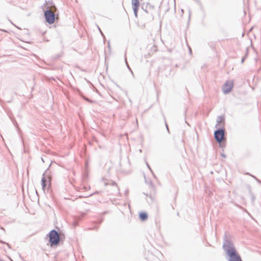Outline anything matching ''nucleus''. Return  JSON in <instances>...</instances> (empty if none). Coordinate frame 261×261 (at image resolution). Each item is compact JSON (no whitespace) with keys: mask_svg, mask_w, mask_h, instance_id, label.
Returning <instances> with one entry per match:
<instances>
[{"mask_svg":"<svg viewBox=\"0 0 261 261\" xmlns=\"http://www.w3.org/2000/svg\"><path fill=\"white\" fill-rule=\"evenodd\" d=\"M189 18L191 16V11H189Z\"/></svg>","mask_w":261,"mask_h":261,"instance_id":"6ab92c4d","label":"nucleus"},{"mask_svg":"<svg viewBox=\"0 0 261 261\" xmlns=\"http://www.w3.org/2000/svg\"><path fill=\"white\" fill-rule=\"evenodd\" d=\"M46 21L49 24L54 23L55 20V14L50 10H46L44 13Z\"/></svg>","mask_w":261,"mask_h":261,"instance_id":"39448f33","label":"nucleus"},{"mask_svg":"<svg viewBox=\"0 0 261 261\" xmlns=\"http://www.w3.org/2000/svg\"><path fill=\"white\" fill-rule=\"evenodd\" d=\"M220 146L221 147H224V146L223 145H221V144H220Z\"/></svg>","mask_w":261,"mask_h":261,"instance_id":"5701e85b","label":"nucleus"},{"mask_svg":"<svg viewBox=\"0 0 261 261\" xmlns=\"http://www.w3.org/2000/svg\"><path fill=\"white\" fill-rule=\"evenodd\" d=\"M146 164H147V166H148V167L149 168V169H150V167L149 166V165L147 163H146Z\"/></svg>","mask_w":261,"mask_h":261,"instance_id":"4be33fe9","label":"nucleus"},{"mask_svg":"<svg viewBox=\"0 0 261 261\" xmlns=\"http://www.w3.org/2000/svg\"><path fill=\"white\" fill-rule=\"evenodd\" d=\"M170 9V8H168L167 9L166 11H168L169 10V9Z\"/></svg>","mask_w":261,"mask_h":261,"instance_id":"412c9836","label":"nucleus"},{"mask_svg":"<svg viewBox=\"0 0 261 261\" xmlns=\"http://www.w3.org/2000/svg\"><path fill=\"white\" fill-rule=\"evenodd\" d=\"M233 86V82L226 81L223 86V92L224 94L229 93L232 90Z\"/></svg>","mask_w":261,"mask_h":261,"instance_id":"423d86ee","label":"nucleus"},{"mask_svg":"<svg viewBox=\"0 0 261 261\" xmlns=\"http://www.w3.org/2000/svg\"><path fill=\"white\" fill-rule=\"evenodd\" d=\"M127 67L129 68V70H130V68H129V66L128 65V64H127Z\"/></svg>","mask_w":261,"mask_h":261,"instance_id":"b1692460","label":"nucleus"},{"mask_svg":"<svg viewBox=\"0 0 261 261\" xmlns=\"http://www.w3.org/2000/svg\"><path fill=\"white\" fill-rule=\"evenodd\" d=\"M251 176L254 178L255 180H256V179H257L255 176L252 175Z\"/></svg>","mask_w":261,"mask_h":261,"instance_id":"f3484780","label":"nucleus"},{"mask_svg":"<svg viewBox=\"0 0 261 261\" xmlns=\"http://www.w3.org/2000/svg\"><path fill=\"white\" fill-rule=\"evenodd\" d=\"M256 180L257 181V182H258L259 184H261V181L259 179H258L257 178V179H256Z\"/></svg>","mask_w":261,"mask_h":261,"instance_id":"2eb2a0df","label":"nucleus"},{"mask_svg":"<svg viewBox=\"0 0 261 261\" xmlns=\"http://www.w3.org/2000/svg\"><path fill=\"white\" fill-rule=\"evenodd\" d=\"M249 193H250V196H251V198L252 202H253L254 201L255 199V197L253 194V193L251 192V190L249 191Z\"/></svg>","mask_w":261,"mask_h":261,"instance_id":"9d476101","label":"nucleus"},{"mask_svg":"<svg viewBox=\"0 0 261 261\" xmlns=\"http://www.w3.org/2000/svg\"><path fill=\"white\" fill-rule=\"evenodd\" d=\"M99 31L100 32L101 34H102V32H101V30L99 28Z\"/></svg>","mask_w":261,"mask_h":261,"instance_id":"393cba45","label":"nucleus"},{"mask_svg":"<svg viewBox=\"0 0 261 261\" xmlns=\"http://www.w3.org/2000/svg\"><path fill=\"white\" fill-rule=\"evenodd\" d=\"M189 52H190L191 53H192V50H191V49L190 48H189Z\"/></svg>","mask_w":261,"mask_h":261,"instance_id":"aec40b11","label":"nucleus"},{"mask_svg":"<svg viewBox=\"0 0 261 261\" xmlns=\"http://www.w3.org/2000/svg\"><path fill=\"white\" fill-rule=\"evenodd\" d=\"M132 4L133 5V9L136 17L137 16V11L139 7V2L138 0H132Z\"/></svg>","mask_w":261,"mask_h":261,"instance_id":"6e6552de","label":"nucleus"},{"mask_svg":"<svg viewBox=\"0 0 261 261\" xmlns=\"http://www.w3.org/2000/svg\"><path fill=\"white\" fill-rule=\"evenodd\" d=\"M227 256L228 257V261H243L241 256L238 252Z\"/></svg>","mask_w":261,"mask_h":261,"instance_id":"0eeeda50","label":"nucleus"},{"mask_svg":"<svg viewBox=\"0 0 261 261\" xmlns=\"http://www.w3.org/2000/svg\"><path fill=\"white\" fill-rule=\"evenodd\" d=\"M50 181V177L47 171H46L43 174L41 179V186L43 191L45 190L46 187L49 186Z\"/></svg>","mask_w":261,"mask_h":261,"instance_id":"7ed1b4c3","label":"nucleus"},{"mask_svg":"<svg viewBox=\"0 0 261 261\" xmlns=\"http://www.w3.org/2000/svg\"><path fill=\"white\" fill-rule=\"evenodd\" d=\"M49 241L51 245H57L59 242V236L56 230H51L49 233Z\"/></svg>","mask_w":261,"mask_h":261,"instance_id":"20e7f679","label":"nucleus"},{"mask_svg":"<svg viewBox=\"0 0 261 261\" xmlns=\"http://www.w3.org/2000/svg\"><path fill=\"white\" fill-rule=\"evenodd\" d=\"M41 160H42V162H44V160H43V158H42Z\"/></svg>","mask_w":261,"mask_h":261,"instance_id":"a878e982","label":"nucleus"},{"mask_svg":"<svg viewBox=\"0 0 261 261\" xmlns=\"http://www.w3.org/2000/svg\"><path fill=\"white\" fill-rule=\"evenodd\" d=\"M245 174H246V175H250V176H251V175H252V174H251L250 173H248V172L246 173H245Z\"/></svg>","mask_w":261,"mask_h":261,"instance_id":"dca6fc26","label":"nucleus"},{"mask_svg":"<svg viewBox=\"0 0 261 261\" xmlns=\"http://www.w3.org/2000/svg\"><path fill=\"white\" fill-rule=\"evenodd\" d=\"M172 7L174 9V10H175V1H173V2H172Z\"/></svg>","mask_w":261,"mask_h":261,"instance_id":"9b49d317","label":"nucleus"},{"mask_svg":"<svg viewBox=\"0 0 261 261\" xmlns=\"http://www.w3.org/2000/svg\"><path fill=\"white\" fill-rule=\"evenodd\" d=\"M221 155L223 158H226V155L224 153H221Z\"/></svg>","mask_w":261,"mask_h":261,"instance_id":"4468645a","label":"nucleus"},{"mask_svg":"<svg viewBox=\"0 0 261 261\" xmlns=\"http://www.w3.org/2000/svg\"><path fill=\"white\" fill-rule=\"evenodd\" d=\"M225 130L224 128H219L214 132V138L216 141L220 144L224 139Z\"/></svg>","mask_w":261,"mask_h":261,"instance_id":"f03ea898","label":"nucleus"},{"mask_svg":"<svg viewBox=\"0 0 261 261\" xmlns=\"http://www.w3.org/2000/svg\"><path fill=\"white\" fill-rule=\"evenodd\" d=\"M223 248L227 255L237 252L233 243L229 240H225L223 243Z\"/></svg>","mask_w":261,"mask_h":261,"instance_id":"f257e3e1","label":"nucleus"},{"mask_svg":"<svg viewBox=\"0 0 261 261\" xmlns=\"http://www.w3.org/2000/svg\"><path fill=\"white\" fill-rule=\"evenodd\" d=\"M244 60H245V58H243L242 59V60H241V62H242V63H243V62H244Z\"/></svg>","mask_w":261,"mask_h":261,"instance_id":"a211bd4d","label":"nucleus"},{"mask_svg":"<svg viewBox=\"0 0 261 261\" xmlns=\"http://www.w3.org/2000/svg\"><path fill=\"white\" fill-rule=\"evenodd\" d=\"M165 126H166V127L167 128V130L168 133H170L169 132V129L168 126V125H167V124L166 123H165Z\"/></svg>","mask_w":261,"mask_h":261,"instance_id":"ddd939ff","label":"nucleus"},{"mask_svg":"<svg viewBox=\"0 0 261 261\" xmlns=\"http://www.w3.org/2000/svg\"><path fill=\"white\" fill-rule=\"evenodd\" d=\"M147 217V214L145 212H141L139 214V218L143 221L146 220Z\"/></svg>","mask_w":261,"mask_h":261,"instance_id":"1a4fd4ad","label":"nucleus"},{"mask_svg":"<svg viewBox=\"0 0 261 261\" xmlns=\"http://www.w3.org/2000/svg\"><path fill=\"white\" fill-rule=\"evenodd\" d=\"M219 118L220 119L219 120H217V123H220L222 121L224 120V119L222 117H219Z\"/></svg>","mask_w":261,"mask_h":261,"instance_id":"f8f14e48","label":"nucleus"}]
</instances>
